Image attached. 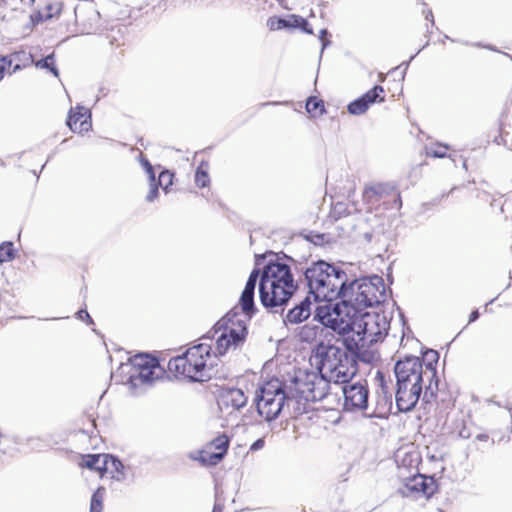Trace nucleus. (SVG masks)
Returning <instances> with one entry per match:
<instances>
[{
  "label": "nucleus",
  "mask_w": 512,
  "mask_h": 512,
  "mask_svg": "<svg viewBox=\"0 0 512 512\" xmlns=\"http://www.w3.org/2000/svg\"><path fill=\"white\" fill-rule=\"evenodd\" d=\"M105 495V489L104 488H98L91 498V512H101L102 510V501L104 499Z\"/></svg>",
  "instance_id": "obj_25"
},
{
  "label": "nucleus",
  "mask_w": 512,
  "mask_h": 512,
  "mask_svg": "<svg viewBox=\"0 0 512 512\" xmlns=\"http://www.w3.org/2000/svg\"><path fill=\"white\" fill-rule=\"evenodd\" d=\"M287 396L282 383L278 379L266 382L257 397V411L266 421L278 417L283 409Z\"/></svg>",
  "instance_id": "obj_9"
},
{
  "label": "nucleus",
  "mask_w": 512,
  "mask_h": 512,
  "mask_svg": "<svg viewBox=\"0 0 512 512\" xmlns=\"http://www.w3.org/2000/svg\"><path fill=\"white\" fill-rule=\"evenodd\" d=\"M264 446V440L258 439L251 445V450H258Z\"/></svg>",
  "instance_id": "obj_36"
},
{
  "label": "nucleus",
  "mask_w": 512,
  "mask_h": 512,
  "mask_svg": "<svg viewBox=\"0 0 512 512\" xmlns=\"http://www.w3.org/2000/svg\"><path fill=\"white\" fill-rule=\"evenodd\" d=\"M15 59L18 62H23V65L26 66L29 63H34L33 57L31 54H26L24 52H19L14 55Z\"/></svg>",
  "instance_id": "obj_31"
},
{
  "label": "nucleus",
  "mask_w": 512,
  "mask_h": 512,
  "mask_svg": "<svg viewBox=\"0 0 512 512\" xmlns=\"http://www.w3.org/2000/svg\"><path fill=\"white\" fill-rule=\"evenodd\" d=\"M91 114L84 107H76L71 109L67 120V125L75 133L87 132L91 128Z\"/></svg>",
  "instance_id": "obj_17"
},
{
  "label": "nucleus",
  "mask_w": 512,
  "mask_h": 512,
  "mask_svg": "<svg viewBox=\"0 0 512 512\" xmlns=\"http://www.w3.org/2000/svg\"><path fill=\"white\" fill-rule=\"evenodd\" d=\"M77 315H78V318H79V319L83 320L84 318H86L89 322H91V318H90V316H89V314H88V312H87V311H85V310H80V311L77 313Z\"/></svg>",
  "instance_id": "obj_37"
},
{
  "label": "nucleus",
  "mask_w": 512,
  "mask_h": 512,
  "mask_svg": "<svg viewBox=\"0 0 512 512\" xmlns=\"http://www.w3.org/2000/svg\"><path fill=\"white\" fill-rule=\"evenodd\" d=\"M395 461L397 464L398 479L401 473H407V475H409L418 471L419 457L414 451H408L405 448L399 449L396 452Z\"/></svg>",
  "instance_id": "obj_16"
},
{
  "label": "nucleus",
  "mask_w": 512,
  "mask_h": 512,
  "mask_svg": "<svg viewBox=\"0 0 512 512\" xmlns=\"http://www.w3.org/2000/svg\"><path fill=\"white\" fill-rule=\"evenodd\" d=\"M344 405L347 410L364 409L367 406L368 391L361 384L346 385L342 388Z\"/></svg>",
  "instance_id": "obj_15"
},
{
  "label": "nucleus",
  "mask_w": 512,
  "mask_h": 512,
  "mask_svg": "<svg viewBox=\"0 0 512 512\" xmlns=\"http://www.w3.org/2000/svg\"><path fill=\"white\" fill-rule=\"evenodd\" d=\"M14 258V249L11 242L0 245V262H9Z\"/></svg>",
  "instance_id": "obj_27"
},
{
  "label": "nucleus",
  "mask_w": 512,
  "mask_h": 512,
  "mask_svg": "<svg viewBox=\"0 0 512 512\" xmlns=\"http://www.w3.org/2000/svg\"><path fill=\"white\" fill-rule=\"evenodd\" d=\"M258 277L259 270L254 269L251 272L240 297L241 309L247 316H250L254 309V292L257 285Z\"/></svg>",
  "instance_id": "obj_19"
},
{
  "label": "nucleus",
  "mask_w": 512,
  "mask_h": 512,
  "mask_svg": "<svg viewBox=\"0 0 512 512\" xmlns=\"http://www.w3.org/2000/svg\"><path fill=\"white\" fill-rule=\"evenodd\" d=\"M305 277L314 300L325 302L341 297L347 281L343 270L324 261L312 264L306 270Z\"/></svg>",
  "instance_id": "obj_5"
},
{
  "label": "nucleus",
  "mask_w": 512,
  "mask_h": 512,
  "mask_svg": "<svg viewBox=\"0 0 512 512\" xmlns=\"http://www.w3.org/2000/svg\"><path fill=\"white\" fill-rule=\"evenodd\" d=\"M223 331L216 339V350L219 355H223L231 347H236L243 343L247 335V327L243 320H232L227 318L218 328L216 333Z\"/></svg>",
  "instance_id": "obj_10"
},
{
  "label": "nucleus",
  "mask_w": 512,
  "mask_h": 512,
  "mask_svg": "<svg viewBox=\"0 0 512 512\" xmlns=\"http://www.w3.org/2000/svg\"><path fill=\"white\" fill-rule=\"evenodd\" d=\"M306 110L312 116H319L324 112V104L316 97H310L306 103Z\"/></svg>",
  "instance_id": "obj_24"
},
{
  "label": "nucleus",
  "mask_w": 512,
  "mask_h": 512,
  "mask_svg": "<svg viewBox=\"0 0 512 512\" xmlns=\"http://www.w3.org/2000/svg\"><path fill=\"white\" fill-rule=\"evenodd\" d=\"M104 474H109L111 478L121 479L124 476L122 463L114 457L107 454Z\"/></svg>",
  "instance_id": "obj_22"
},
{
  "label": "nucleus",
  "mask_w": 512,
  "mask_h": 512,
  "mask_svg": "<svg viewBox=\"0 0 512 512\" xmlns=\"http://www.w3.org/2000/svg\"><path fill=\"white\" fill-rule=\"evenodd\" d=\"M107 454H93L86 455L82 457V461L80 462L81 467H86L90 470H94L100 474V476L104 475V467L106 465Z\"/></svg>",
  "instance_id": "obj_21"
},
{
  "label": "nucleus",
  "mask_w": 512,
  "mask_h": 512,
  "mask_svg": "<svg viewBox=\"0 0 512 512\" xmlns=\"http://www.w3.org/2000/svg\"><path fill=\"white\" fill-rule=\"evenodd\" d=\"M211 344L201 342L190 347L183 355L171 359L170 372L192 381H205L211 378L215 356L211 354Z\"/></svg>",
  "instance_id": "obj_7"
},
{
  "label": "nucleus",
  "mask_w": 512,
  "mask_h": 512,
  "mask_svg": "<svg viewBox=\"0 0 512 512\" xmlns=\"http://www.w3.org/2000/svg\"><path fill=\"white\" fill-rule=\"evenodd\" d=\"M388 292L389 289L380 276L355 280L345 285L340 303L317 306L315 318L333 331H344L348 328L350 317L365 313L368 307L384 303Z\"/></svg>",
  "instance_id": "obj_1"
},
{
  "label": "nucleus",
  "mask_w": 512,
  "mask_h": 512,
  "mask_svg": "<svg viewBox=\"0 0 512 512\" xmlns=\"http://www.w3.org/2000/svg\"><path fill=\"white\" fill-rule=\"evenodd\" d=\"M296 287L288 265L270 263L264 268L259 283L261 302L266 307L281 306L290 299Z\"/></svg>",
  "instance_id": "obj_3"
},
{
  "label": "nucleus",
  "mask_w": 512,
  "mask_h": 512,
  "mask_svg": "<svg viewBox=\"0 0 512 512\" xmlns=\"http://www.w3.org/2000/svg\"><path fill=\"white\" fill-rule=\"evenodd\" d=\"M130 379L137 383H152L161 377L163 370L156 358L148 354H138L131 358Z\"/></svg>",
  "instance_id": "obj_12"
},
{
  "label": "nucleus",
  "mask_w": 512,
  "mask_h": 512,
  "mask_svg": "<svg viewBox=\"0 0 512 512\" xmlns=\"http://www.w3.org/2000/svg\"><path fill=\"white\" fill-rule=\"evenodd\" d=\"M173 175L167 171L161 172L159 175V185L167 190L168 186L172 184Z\"/></svg>",
  "instance_id": "obj_30"
},
{
  "label": "nucleus",
  "mask_w": 512,
  "mask_h": 512,
  "mask_svg": "<svg viewBox=\"0 0 512 512\" xmlns=\"http://www.w3.org/2000/svg\"><path fill=\"white\" fill-rule=\"evenodd\" d=\"M212 512H222V511H221V509H220V508H218L217 506H215Z\"/></svg>",
  "instance_id": "obj_41"
},
{
  "label": "nucleus",
  "mask_w": 512,
  "mask_h": 512,
  "mask_svg": "<svg viewBox=\"0 0 512 512\" xmlns=\"http://www.w3.org/2000/svg\"><path fill=\"white\" fill-rule=\"evenodd\" d=\"M143 165H144V167L146 169V172L148 173V175H149V177L151 179V182H153L154 179H155V176H154V172H153L152 166L150 165V163L147 160L143 161Z\"/></svg>",
  "instance_id": "obj_35"
},
{
  "label": "nucleus",
  "mask_w": 512,
  "mask_h": 512,
  "mask_svg": "<svg viewBox=\"0 0 512 512\" xmlns=\"http://www.w3.org/2000/svg\"><path fill=\"white\" fill-rule=\"evenodd\" d=\"M283 28H300L308 34H312V30L308 28L307 21L296 15H289L287 18H283Z\"/></svg>",
  "instance_id": "obj_23"
},
{
  "label": "nucleus",
  "mask_w": 512,
  "mask_h": 512,
  "mask_svg": "<svg viewBox=\"0 0 512 512\" xmlns=\"http://www.w3.org/2000/svg\"><path fill=\"white\" fill-rule=\"evenodd\" d=\"M12 62H13L12 59H7L6 57L0 58V81L4 77L5 70L7 69V67H9L12 64Z\"/></svg>",
  "instance_id": "obj_33"
},
{
  "label": "nucleus",
  "mask_w": 512,
  "mask_h": 512,
  "mask_svg": "<svg viewBox=\"0 0 512 512\" xmlns=\"http://www.w3.org/2000/svg\"><path fill=\"white\" fill-rule=\"evenodd\" d=\"M478 317H479V313H478V311H477V310L473 311V312L470 314L469 322H473V321H475Z\"/></svg>",
  "instance_id": "obj_40"
},
{
  "label": "nucleus",
  "mask_w": 512,
  "mask_h": 512,
  "mask_svg": "<svg viewBox=\"0 0 512 512\" xmlns=\"http://www.w3.org/2000/svg\"><path fill=\"white\" fill-rule=\"evenodd\" d=\"M267 24L271 30H280L283 28L282 18H276V17L270 18L268 20Z\"/></svg>",
  "instance_id": "obj_32"
},
{
  "label": "nucleus",
  "mask_w": 512,
  "mask_h": 512,
  "mask_svg": "<svg viewBox=\"0 0 512 512\" xmlns=\"http://www.w3.org/2000/svg\"><path fill=\"white\" fill-rule=\"evenodd\" d=\"M247 396L239 388H222L218 395V405L223 413L231 414L238 411L247 404Z\"/></svg>",
  "instance_id": "obj_14"
},
{
  "label": "nucleus",
  "mask_w": 512,
  "mask_h": 512,
  "mask_svg": "<svg viewBox=\"0 0 512 512\" xmlns=\"http://www.w3.org/2000/svg\"><path fill=\"white\" fill-rule=\"evenodd\" d=\"M396 404L400 411H411L417 404L424 378L431 380L436 375L435 368L428 364L423 366L418 357H406L395 365Z\"/></svg>",
  "instance_id": "obj_2"
},
{
  "label": "nucleus",
  "mask_w": 512,
  "mask_h": 512,
  "mask_svg": "<svg viewBox=\"0 0 512 512\" xmlns=\"http://www.w3.org/2000/svg\"><path fill=\"white\" fill-rule=\"evenodd\" d=\"M328 389L329 384L317 372H299L294 378L291 393L298 402H316L326 397Z\"/></svg>",
  "instance_id": "obj_8"
},
{
  "label": "nucleus",
  "mask_w": 512,
  "mask_h": 512,
  "mask_svg": "<svg viewBox=\"0 0 512 512\" xmlns=\"http://www.w3.org/2000/svg\"><path fill=\"white\" fill-rule=\"evenodd\" d=\"M228 446V437L226 435H219L202 450L191 453L190 458L200 462L203 466H214L222 461Z\"/></svg>",
  "instance_id": "obj_13"
},
{
  "label": "nucleus",
  "mask_w": 512,
  "mask_h": 512,
  "mask_svg": "<svg viewBox=\"0 0 512 512\" xmlns=\"http://www.w3.org/2000/svg\"><path fill=\"white\" fill-rule=\"evenodd\" d=\"M427 154L434 157H444L447 151V146L437 144L426 148Z\"/></svg>",
  "instance_id": "obj_29"
},
{
  "label": "nucleus",
  "mask_w": 512,
  "mask_h": 512,
  "mask_svg": "<svg viewBox=\"0 0 512 512\" xmlns=\"http://www.w3.org/2000/svg\"><path fill=\"white\" fill-rule=\"evenodd\" d=\"M399 481V492L405 497H419L425 496L430 497L436 491V484L432 477H426L422 474L412 473H401Z\"/></svg>",
  "instance_id": "obj_11"
},
{
  "label": "nucleus",
  "mask_w": 512,
  "mask_h": 512,
  "mask_svg": "<svg viewBox=\"0 0 512 512\" xmlns=\"http://www.w3.org/2000/svg\"><path fill=\"white\" fill-rule=\"evenodd\" d=\"M20 2L23 8H30L34 4L35 0H20Z\"/></svg>",
  "instance_id": "obj_39"
},
{
  "label": "nucleus",
  "mask_w": 512,
  "mask_h": 512,
  "mask_svg": "<svg viewBox=\"0 0 512 512\" xmlns=\"http://www.w3.org/2000/svg\"><path fill=\"white\" fill-rule=\"evenodd\" d=\"M311 361L319 370V376L327 383H346L356 373L352 360L347 353L339 347L328 344H319L311 357Z\"/></svg>",
  "instance_id": "obj_6"
},
{
  "label": "nucleus",
  "mask_w": 512,
  "mask_h": 512,
  "mask_svg": "<svg viewBox=\"0 0 512 512\" xmlns=\"http://www.w3.org/2000/svg\"><path fill=\"white\" fill-rule=\"evenodd\" d=\"M389 321L384 314L365 312L350 317L348 328L336 331L340 335H350L347 344L350 350L365 349L382 341L388 333Z\"/></svg>",
  "instance_id": "obj_4"
},
{
  "label": "nucleus",
  "mask_w": 512,
  "mask_h": 512,
  "mask_svg": "<svg viewBox=\"0 0 512 512\" xmlns=\"http://www.w3.org/2000/svg\"><path fill=\"white\" fill-rule=\"evenodd\" d=\"M158 196V187L151 183V189L146 197L147 201L152 202L154 201Z\"/></svg>",
  "instance_id": "obj_34"
},
{
  "label": "nucleus",
  "mask_w": 512,
  "mask_h": 512,
  "mask_svg": "<svg viewBox=\"0 0 512 512\" xmlns=\"http://www.w3.org/2000/svg\"><path fill=\"white\" fill-rule=\"evenodd\" d=\"M327 34V31L325 29H322L320 31V40L322 41V50L328 45V42L324 40L325 35Z\"/></svg>",
  "instance_id": "obj_38"
},
{
  "label": "nucleus",
  "mask_w": 512,
  "mask_h": 512,
  "mask_svg": "<svg viewBox=\"0 0 512 512\" xmlns=\"http://www.w3.org/2000/svg\"><path fill=\"white\" fill-rule=\"evenodd\" d=\"M195 183L198 187H206L209 183V176L207 173V167L201 164L195 174Z\"/></svg>",
  "instance_id": "obj_26"
},
{
  "label": "nucleus",
  "mask_w": 512,
  "mask_h": 512,
  "mask_svg": "<svg viewBox=\"0 0 512 512\" xmlns=\"http://www.w3.org/2000/svg\"><path fill=\"white\" fill-rule=\"evenodd\" d=\"M311 301L308 296L298 306L291 309L287 314V320L290 323H299L306 320L311 314Z\"/></svg>",
  "instance_id": "obj_20"
},
{
  "label": "nucleus",
  "mask_w": 512,
  "mask_h": 512,
  "mask_svg": "<svg viewBox=\"0 0 512 512\" xmlns=\"http://www.w3.org/2000/svg\"><path fill=\"white\" fill-rule=\"evenodd\" d=\"M19 69H20V64H18V63H17V64L14 66V72H15V71H17V70H19Z\"/></svg>",
  "instance_id": "obj_42"
},
{
  "label": "nucleus",
  "mask_w": 512,
  "mask_h": 512,
  "mask_svg": "<svg viewBox=\"0 0 512 512\" xmlns=\"http://www.w3.org/2000/svg\"><path fill=\"white\" fill-rule=\"evenodd\" d=\"M383 92L384 90L381 86H375L362 97L348 105L349 113L353 115L363 114L368 109L369 105L376 102L377 99H379V101H383V97L380 96Z\"/></svg>",
  "instance_id": "obj_18"
},
{
  "label": "nucleus",
  "mask_w": 512,
  "mask_h": 512,
  "mask_svg": "<svg viewBox=\"0 0 512 512\" xmlns=\"http://www.w3.org/2000/svg\"><path fill=\"white\" fill-rule=\"evenodd\" d=\"M53 55H48L46 58L38 60L35 62V66L41 69H50V71L55 75L58 76V71L55 67H53Z\"/></svg>",
  "instance_id": "obj_28"
}]
</instances>
